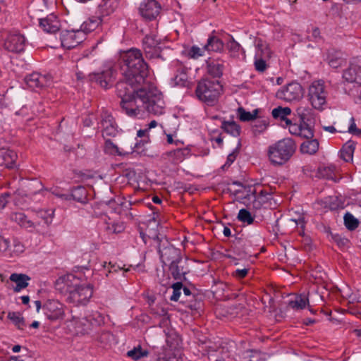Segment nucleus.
<instances>
[{"label":"nucleus","instance_id":"obj_1","mask_svg":"<svg viewBox=\"0 0 361 361\" xmlns=\"http://www.w3.org/2000/svg\"><path fill=\"white\" fill-rule=\"evenodd\" d=\"M121 98L123 111L129 117L141 118L145 112L154 116L165 113L166 104L161 92L152 84L147 82L135 90H130Z\"/></svg>","mask_w":361,"mask_h":361},{"label":"nucleus","instance_id":"obj_2","mask_svg":"<svg viewBox=\"0 0 361 361\" xmlns=\"http://www.w3.org/2000/svg\"><path fill=\"white\" fill-rule=\"evenodd\" d=\"M121 69L123 78L116 84V94L125 96L130 90H135L147 83L148 66L145 63L140 50L131 49L121 56Z\"/></svg>","mask_w":361,"mask_h":361},{"label":"nucleus","instance_id":"obj_3","mask_svg":"<svg viewBox=\"0 0 361 361\" xmlns=\"http://www.w3.org/2000/svg\"><path fill=\"white\" fill-rule=\"evenodd\" d=\"M55 288L64 295L68 302L76 306L86 305L93 294L92 286L81 283L80 279L73 274L60 276L55 282Z\"/></svg>","mask_w":361,"mask_h":361},{"label":"nucleus","instance_id":"obj_4","mask_svg":"<svg viewBox=\"0 0 361 361\" xmlns=\"http://www.w3.org/2000/svg\"><path fill=\"white\" fill-rule=\"evenodd\" d=\"M296 147L293 139H281L269 147V159L272 164L281 166L290 160L295 152Z\"/></svg>","mask_w":361,"mask_h":361},{"label":"nucleus","instance_id":"obj_5","mask_svg":"<svg viewBox=\"0 0 361 361\" xmlns=\"http://www.w3.org/2000/svg\"><path fill=\"white\" fill-rule=\"evenodd\" d=\"M222 87L218 80L204 79L200 80L196 87L197 97L208 105H213L220 95Z\"/></svg>","mask_w":361,"mask_h":361},{"label":"nucleus","instance_id":"obj_6","mask_svg":"<svg viewBox=\"0 0 361 361\" xmlns=\"http://www.w3.org/2000/svg\"><path fill=\"white\" fill-rule=\"evenodd\" d=\"M328 92L322 80L314 81L309 87L308 99L313 108L323 110L326 105Z\"/></svg>","mask_w":361,"mask_h":361},{"label":"nucleus","instance_id":"obj_7","mask_svg":"<svg viewBox=\"0 0 361 361\" xmlns=\"http://www.w3.org/2000/svg\"><path fill=\"white\" fill-rule=\"evenodd\" d=\"M304 94L303 88L297 82H292L281 87L276 92V97L286 102H291L299 101L302 98Z\"/></svg>","mask_w":361,"mask_h":361},{"label":"nucleus","instance_id":"obj_8","mask_svg":"<svg viewBox=\"0 0 361 361\" xmlns=\"http://www.w3.org/2000/svg\"><path fill=\"white\" fill-rule=\"evenodd\" d=\"M25 250L23 244L17 238L0 236V251L7 257H16Z\"/></svg>","mask_w":361,"mask_h":361},{"label":"nucleus","instance_id":"obj_9","mask_svg":"<svg viewBox=\"0 0 361 361\" xmlns=\"http://www.w3.org/2000/svg\"><path fill=\"white\" fill-rule=\"evenodd\" d=\"M61 44L63 48H75L85 40V34L77 30H62L60 32Z\"/></svg>","mask_w":361,"mask_h":361},{"label":"nucleus","instance_id":"obj_10","mask_svg":"<svg viewBox=\"0 0 361 361\" xmlns=\"http://www.w3.org/2000/svg\"><path fill=\"white\" fill-rule=\"evenodd\" d=\"M43 309L47 318L51 321L62 319L66 314L65 305L58 300H48Z\"/></svg>","mask_w":361,"mask_h":361},{"label":"nucleus","instance_id":"obj_11","mask_svg":"<svg viewBox=\"0 0 361 361\" xmlns=\"http://www.w3.org/2000/svg\"><path fill=\"white\" fill-rule=\"evenodd\" d=\"M343 78L348 82L361 84V57L350 61L349 67L343 72Z\"/></svg>","mask_w":361,"mask_h":361},{"label":"nucleus","instance_id":"obj_12","mask_svg":"<svg viewBox=\"0 0 361 361\" xmlns=\"http://www.w3.org/2000/svg\"><path fill=\"white\" fill-rule=\"evenodd\" d=\"M116 70L112 68H109L100 73L90 75V80L99 84L102 87L108 89L113 85L114 80L116 79Z\"/></svg>","mask_w":361,"mask_h":361},{"label":"nucleus","instance_id":"obj_13","mask_svg":"<svg viewBox=\"0 0 361 361\" xmlns=\"http://www.w3.org/2000/svg\"><path fill=\"white\" fill-rule=\"evenodd\" d=\"M160 10L161 6L156 0H145L139 7L142 17L149 20L155 19L159 16Z\"/></svg>","mask_w":361,"mask_h":361},{"label":"nucleus","instance_id":"obj_14","mask_svg":"<svg viewBox=\"0 0 361 361\" xmlns=\"http://www.w3.org/2000/svg\"><path fill=\"white\" fill-rule=\"evenodd\" d=\"M25 82L30 88L34 90L51 86L52 79L49 75H42L34 72L25 78Z\"/></svg>","mask_w":361,"mask_h":361},{"label":"nucleus","instance_id":"obj_15","mask_svg":"<svg viewBox=\"0 0 361 361\" xmlns=\"http://www.w3.org/2000/svg\"><path fill=\"white\" fill-rule=\"evenodd\" d=\"M4 47L9 51L20 53L25 47V37L19 33H10L4 42Z\"/></svg>","mask_w":361,"mask_h":361},{"label":"nucleus","instance_id":"obj_16","mask_svg":"<svg viewBox=\"0 0 361 361\" xmlns=\"http://www.w3.org/2000/svg\"><path fill=\"white\" fill-rule=\"evenodd\" d=\"M100 128L104 139L107 137H115L118 133L117 126L113 116L107 112L101 115Z\"/></svg>","mask_w":361,"mask_h":361},{"label":"nucleus","instance_id":"obj_17","mask_svg":"<svg viewBox=\"0 0 361 361\" xmlns=\"http://www.w3.org/2000/svg\"><path fill=\"white\" fill-rule=\"evenodd\" d=\"M159 253L160 255L161 260L165 266H168L183 257L180 250L172 245L165 247L162 250L159 247Z\"/></svg>","mask_w":361,"mask_h":361},{"label":"nucleus","instance_id":"obj_18","mask_svg":"<svg viewBox=\"0 0 361 361\" xmlns=\"http://www.w3.org/2000/svg\"><path fill=\"white\" fill-rule=\"evenodd\" d=\"M39 27L47 33H56L59 30L61 24L58 17L54 13L39 20Z\"/></svg>","mask_w":361,"mask_h":361},{"label":"nucleus","instance_id":"obj_19","mask_svg":"<svg viewBox=\"0 0 361 361\" xmlns=\"http://www.w3.org/2000/svg\"><path fill=\"white\" fill-rule=\"evenodd\" d=\"M187 260L181 257L168 265L171 276L176 280H181L188 272Z\"/></svg>","mask_w":361,"mask_h":361},{"label":"nucleus","instance_id":"obj_20","mask_svg":"<svg viewBox=\"0 0 361 361\" xmlns=\"http://www.w3.org/2000/svg\"><path fill=\"white\" fill-rule=\"evenodd\" d=\"M17 153L13 150L7 148L0 149V166L14 169L17 166Z\"/></svg>","mask_w":361,"mask_h":361},{"label":"nucleus","instance_id":"obj_21","mask_svg":"<svg viewBox=\"0 0 361 361\" xmlns=\"http://www.w3.org/2000/svg\"><path fill=\"white\" fill-rule=\"evenodd\" d=\"M207 73L213 78H220L222 76L225 68V62L221 59H211L207 61Z\"/></svg>","mask_w":361,"mask_h":361},{"label":"nucleus","instance_id":"obj_22","mask_svg":"<svg viewBox=\"0 0 361 361\" xmlns=\"http://www.w3.org/2000/svg\"><path fill=\"white\" fill-rule=\"evenodd\" d=\"M68 322L70 323L68 326H73L77 334H87L93 329L91 323L87 320V316L82 319L73 316Z\"/></svg>","mask_w":361,"mask_h":361},{"label":"nucleus","instance_id":"obj_23","mask_svg":"<svg viewBox=\"0 0 361 361\" xmlns=\"http://www.w3.org/2000/svg\"><path fill=\"white\" fill-rule=\"evenodd\" d=\"M118 6V0H102L97 8V13L102 17L113 13Z\"/></svg>","mask_w":361,"mask_h":361},{"label":"nucleus","instance_id":"obj_24","mask_svg":"<svg viewBox=\"0 0 361 361\" xmlns=\"http://www.w3.org/2000/svg\"><path fill=\"white\" fill-rule=\"evenodd\" d=\"M104 152L110 155L126 156L133 152V147L130 146L129 149L127 150L120 149L111 141V140L106 138L104 144Z\"/></svg>","mask_w":361,"mask_h":361},{"label":"nucleus","instance_id":"obj_25","mask_svg":"<svg viewBox=\"0 0 361 361\" xmlns=\"http://www.w3.org/2000/svg\"><path fill=\"white\" fill-rule=\"evenodd\" d=\"M9 279L12 282L16 283V286L13 288V290L16 293H18L28 286L29 281L31 279L25 274L13 273L11 274Z\"/></svg>","mask_w":361,"mask_h":361},{"label":"nucleus","instance_id":"obj_26","mask_svg":"<svg viewBox=\"0 0 361 361\" xmlns=\"http://www.w3.org/2000/svg\"><path fill=\"white\" fill-rule=\"evenodd\" d=\"M11 219L17 223L20 226L28 229L30 231L35 228V224L22 212H15L11 214Z\"/></svg>","mask_w":361,"mask_h":361},{"label":"nucleus","instance_id":"obj_27","mask_svg":"<svg viewBox=\"0 0 361 361\" xmlns=\"http://www.w3.org/2000/svg\"><path fill=\"white\" fill-rule=\"evenodd\" d=\"M309 304V299L305 294L296 295L288 301V307L294 310H300L305 308Z\"/></svg>","mask_w":361,"mask_h":361},{"label":"nucleus","instance_id":"obj_28","mask_svg":"<svg viewBox=\"0 0 361 361\" xmlns=\"http://www.w3.org/2000/svg\"><path fill=\"white\" fill-rule=\"evenodd\" d=\"M224 44L222 40L215 35H211L207 39L204 49H206L208 52H221L224 50Z\"/></svg>","mask_w":361,"mask_h":361},{"label":"nucleus","instance_id":"obj_29","mask_svg":"<svg viewBox=\"0 0 361 361\" xmlns=\"http://www.w3.org/2000/svg\"><path fill=\"white\" fill-rule=\"evenodd\" d=\"M291 109L289 107L278 106L274 108L271 111V115L275 119H279L281 121H284L286 126L290 123V120L287 118L288 116L290 115Z\"/></svg>","mask_w":361,"mask_h":361},{"label":"nucleus","instance_id":"obj_30","mask_svg":"<svg viewBox=\"0 0 361 361\" xmlns=\"http://www.w3.org/2000/svg\"><path fill=\"white\" fill-rule=\"evenodd\" d=\"M102 23L100 17H94L89 18L85 21L81 25L78 31H82L85 34V37L89 32L94 30Z\"/></svg>","mask_w":361,"mask_h":361},{"label":"nucleus","instance_id":"obj_31","mask_svg":"<svg viewBox=\"0 0 361 361\" xmlns=\"http://www.w3.org/2000/svg\"><path fill=\"white\" fill-rule=\"evenodd\" d=\"M181 358V352L179 349L173 348L171 347L166 348L163 350V353L160 359L164 361H179Z\"/></svg>","mask_w":361,"mask_h":361},{"label":"nucleus","instance_id":"obj_32","mask_svg":"<svg viewBox=\"0 0 361 361\" xmlns=\"http://www.w3.org/2000/svg\"><path fill=\"white\" fill-rule=\"evenodd\" d=\"M87 191L82 186H78L72 190L71 194L68 195L69 200H74L78 202L85 203L87 202Z\"/></svg>","mask_w":361,"mask_h":361},{"label":"nucleus","instance_id":"obj_33","mask_svg":"<svg viewBox=\"0 0 361 361\" xmlns=\"http://www.w3.org/2000/svg\"><path fill=\"white\" fill-rule=\"evenodd\" d=\"M104 224V230L107 234L120 233L125 229V226L123 223L110 221V219H109L108 221L105 219Z\"/></svg>","mask_w":361,"mask_h":361},{"label":"nucleus","instance_id":"obj_34","mask_svg":"<svg viewBox=\"0 0 361 361\" xmlns=\"http://www.w3.org/2000/svg\"><path fill=\"white\" fill-rule=\"evenodd\" d=\"M319 149V142L316 139L307 140L300 146L303 154H314Z\"/></svg>","mask_w":361,"mask_h":361},{"label":"nucleus","instance_id":"obj_35","mask_svg":"<svg viewBox=\"0 0 361 361\" xmlns=\"http://www.w3.org/2000/svg\"><path fill=\"white\" fill-rule=\"evenodd\" d=\"M256 54L255 57H262L269 59L271 57V51L268 44L262 41L261 39H258L256 41Z\"/></svg>","mask_w":361,"mask_h":361},{"label":"nucleus","instance_id":"obj_36","mask_svg":"<svg viewBox=\"0 0 361 361\" xmlns=\"http://www.w3.org/2000/svg\"><path fill=\"white\" fill-rule=\"evenodd\" d=\"M221 128L226 133L233 137H238L240 133V127L234 121H223Z\"/></svg>","mask_w":361,"mask_h":361},{"label":"nucleus","instance_id":"obj_37","mask_svg":"<svg viewBox=\"0 0 361 361\" xmlns=\"http://www.w3.org/2000/svg\"><path fill=\"white\" fill-rule=\"evenodd\" d=\"M87 317L93 328L100 326L104 324V316L98 311H92L87 315Z\"/></svg>","mask_w":361,"mask_h":361},{"label":"nucleus","instance_id":"obj_38","mask_svg":"<svg viewBox=\"0 0 361 361\" xmlns=\"http://www.w3.org/2000/svg\"><path fill=\"white\" fill-rule=\"evenodd\" d=\"M355 149V143L353 142L349 141L346 142L341 151V157L345 160V161H349L352 160L353 155Z\"/></svg>","mask_w":361,"mask_h":361},{"label":"nucleus","instance_id":"obj_39","mask_svg":"<svg viewBox=\"0 0 361 361\" xmlns=\"http://www.w3.org/2000/svg\"><path fill=\"white\" fill-rule=\"evenodd\" d=\"M226 47L229 51L231 57H238L240 51H243L240 44L237 42L232 37L231 39L227 42Z\"/></svg>","mask_w":361,"mask_h":361},{"label":"nucleus","instance_id":"obj_40","mask_svg":"<svg viewBox=\"0 0 361 361\" xmlns=\"http://www.w3.org/2000/svg\"><path fill=\"white\" fill-rule=\"evenodd\" d=\"M258 110L255 109L252 113L245 111L243 107H239L237 110V115L239 119L242 121H250L255 120L257 118Z\"/></svg>","mask_w":361,"mask_h":361},{"label":"nucleus","instance_id":"obj_41","mask_svg":"<svg viewBox=\"0 0 361 361\" xmlns=\"http://www.w3.org/2000/svg\"><path fill=\"white\" fill-rule=\"evenodd\" d=\"M297 115L299 116L300 121L305 123L309 121L312 118V109L309 107L300 106L296 109Z\"/></svg>","mask_w":361,"mask_h":361},{"label":"nucleus","instance_id":"obj_42","mask_svg":"<svg viewBox=\"0 0 361 361\" xmlns=\"http://www.w3.org/2000/svg\"><path fill=\"white\" fill-rule=\"evenodd\" d=\"M147 355L148 351L142 350L140 345L134 348L133 350H130L127 353V355L134 360H138L142 357H147Z\"/></svg>","mask_w":361,"mask_h":361},{"label":"nucleus","instance_id":"obj_43","mask_svg":"<svg viewBox=\"0 0 361 361\" xmlns=\"http://www.w3.org/2000/svg\"><path fill=\"white\" fill-rule=\"evenodd\" d=\"M344 224L348 230L353 231L357 228L359 221L352 214L347 212L344 216Z\"/></svg>","mask_w":361,"mask_h":361},{"label":"nucleus","instance_id":"obj_44","mask_svg":"<svg viewBox=\"0 0 361 361\" xmlns=\"http://www.w3.org/2000/svg\"><path fill=\"white\" fill-rule=\"evenodd\" d=\"M8 318L12 321L18 329H23L25 326V320L19 312H10L8 314Z\"/></svg>","mask_w":361,"mask_h":361},{"label":"nucleus","instance_id":"obj_45","mask_svg":"<svg viewBox=\"0 0 361 361\" xmlns=\"http://www.w3.org/2000/svg\"><path fill=\"white\" fill-rule=\"evenodd\" d=\"M267 125L268 123L264 119L255 120L252 126L253 133L257 135L263 133L267 129Z\"/></svg>","mask_w":361,"mask_h":361},{"label":"nucleus","instance_id":"obj_46","mask_svg":"<svg viewBox=\"0 0 361 361\" xmlns=\"http://www.w3.org/2000/svg\"><path fill=\"white\" fill-rule=\"evenodd\" d=\"M238 219L248 225L252 224L254 222V217L252 216L251 213L245 209H240L238 214Z\"/></svg>","mask_w":361,"mask_h":361},{"label":"nucleus","instance_id":"obj_47","mask_svg":"<svg viewBox=\"0 0 361 361\" xmlns=\"http://www.w3.org/2000/svg\"><path fill=\"white\" fill-rule=\"evenodd\" d=\"M143 49L147 47H155L159 44V39H157L155 35H147L142 41Z\"/></svg>","mask_w":361,"mask_h":361},{"label":"nucleus","instance_id":"obj_48","mask_svg":"<svg viewBox=\"0 0 361 361\" xmlns=\"http://www.w3.org/2000/svg\"><path fill=\"white\" fill-rule=\"evenodd\" d=\"M145 56L147 58L149 59H157L161 57L160 56V47L158 46H156L155 47H147L145 49H144Z\"/></svg>","mask_w":361,"mask_h":361},{"label":"nucleus","instance_id":"obj_49","mask_svg":"<svg viewBox=\"0 0 361 361\" xmlns=\"http://www.w3.org/2000/svg\"><path fill=\"white\" fill-rule=\"evenodd\" d=\"M205 51L207 50L204 49V46L202 48L192 46L188 51V55L190 58L196 59L203 56Z\"/></svg>","mask_w":361,"mask_h":361},{"label":"nucleus","instance_id":"obj_50","mask_svg":"<svg viewBox=\"0 0 361 361\" xmlns=\"http://www.w3.org/2000/svg\"><path fill=\"white\" fill-rule=\"evenodd\" d=\"M173 288V294L170 298V300L172 301H178L180 296V290L183 288V284L181 282H176L172 285Z\"/></svg>","mask_w":361,"mask_h":361},{"label":"nucleus","instance_id":"obj_51","mask_svg":"<svg viewBox=\"0 0 361 361\" xmlns=\"http://www.w3.org/2000/svg\"><path fill=\"white\" fill-rule=\"evenodd\" d=\"M266 58L255 57V67L259 72H264L267 68Z\"/></svg>","mask_w":361,"mask_h":361},{"label":"nucleus","instance_id":"obj_52","mask_svg":"<svg viewBox=\"0 0 361 361\" xmlns=\"http://www.w3.org/2000/svg\"><path fill=\"white\" fill-rule=\"evenodd\" d=\"M240 147V141H238V146L236 147V148L228 155L225 165L230 166L231 164L234 162L238 156Z\"/></svg>","mask_w":361,"mask_h":361},{"label":"nucleus","instance_id":"obj_53","mask_svg":"<svg viewBox=\"0 0 361 361\" xmlns=\"http://www.w3.org/2000/svg\"><path fill=\"white\" fill-rule=\"evenodd\" d=\"M39 214H40V216L42 219H44L46 224L49 225L51 223L52 218L54 216L53 210L41 211Z\"/></svg>","mask_w":361,"mask_h":361},{"label":"nucleus","instance_id":"obj_54","mask_svg":"<svg viewBox=\"0 0 361 361\" xmlns=\"http://www.w3.org/2000/svg\"><path fill=\"white\" fill-rule=\"evenodd\" d=\"M287 126L288 127V130L290 134L300 137V135L301 133L302 125L293 123L290 121V123L288 124Z\"/></svg>","mask_w":361,"mask_h":361},{"label":"nucleus","instance_id":"obj_55","mask_svg":"<svg viewBox=\"0 0 361 361\" xmlns=\"http://www.w3.org/2000/svg\"><path fill=\"white\" fill-rule=\"evenodd\" d=\"M188 80V75L185 71H181L179 75L174 77V80L176 84L183 85Z\"/></svg>","mask_w":361,"mask_h":361},{"label":"nucleus","instance_id":"obj_56","mask_svg":"<svg viewBox=\"0 0 361 361\" xmlns=\"http://www.w3.org/2000/svg\"><path fill=\"white\" fill-rule=\"evenodd\" d=\"M314 136L313 131L310 127H302L300 137L307 138V140L312 138Z\"/></svg>","mask_w":361,"mask_h":361},{"label":"nucleus","instance_id":"obj_57","mask_svg":"<svg viewBox=\"0 0 361 361\" xmlns=\"http://www.w3.org/2000/svg\"><path fill=\"white\" fill-rule=\"evenodd\" d=\"M50 190L54 195L61 199L62 200H66V201L69 200V196H68L69 194L61 193L60 192L59 188H51Z\"/></svg>","mask_w":361,"mask_h":361},{"label":"nucleus","instance_id":"obj_58","mask_svg":"<svg viewBox=\"0 0 361 361\" xmlns=\"http://www.w3.org/2000/svg\"><path fill=\"white\" fill-rule=\"evenodd\" d=\"M148 232H149L148 234H147L142 231H140V238L142 239L143 242L145 244L147 243V238H153V239L158 238L157 231H154L152 233L150 232V230H149Z\"/></svg>","mask_w":361,"mask_h":361},{"label":"nucleus","instance_id":"obj_59","mask_svg":"<svg viewBox=\"0 0 361 361\" xmlns=\"http://www.w3.org/2000/svg\"><path fill=\"white\" fill-rule=\"evenodd\" d=\"M348 132L354 134V135H360L361 134V130L357 128L356 124L355 123V119L353 117L350 118V125L348 128Z\"/></svg>","mask_w":361,"mask_h":361},{"label":"nucleus","instance_id":"obj_60","mask_svg":"<svg viewBox=\"0 0 361 361\" xmlns=\"http://www.w3.org/2000/svg\"><path fill=\"white\" fill-rule=\"evenodd\" d=\"M247 273H248V269H245V268L242 269H238L235 271H233V276L238 279H243L244 277H245L247 276Z\"/></svg>","mask_w":361,"mask_h":361},{"label":"nucleus","instance_id":"obj_61","mask_svg":"<svg viewBox=\"0 0 361 361\" xmlns=\"http://www.w3.org/2000/svg\"><path fill=\"white\" fill-rule=\"evenodd\" d=\"M343 61L341 59H331L329 61V64L331 67L334 68H336L341 66Z\"/></svg>","mask_w":361,"mask_h":361},{"label":"nucleus","instance_id":"obj_62","mask_svg":"<svg viewBox=\"0 0 361 361\" xmlns=\"http://www.w3.org/2000/svg\"><path fill=\"white\" fill-rule=\"evenodd\" d=\"M94 116H88L83 120V124L85 127H90L93 124Z\"/></svg>","mask_w":361,"mask_h":361},{"label":"nucleus","instance_id":"obj_63","mask_svg":"<svg viewBox=\"0 0 361 361\" xmlns=\"http://www.w3.org/2000/svg\"><path fill=\"white\" fill-rule=\"evenodd\" d=\"M291 221H295L297 225H300L301 226H303L305 223L304 217L302 216H300L298 219H291Z\"/></svg>","mask_w":361,"mask_h":361},{"label":"nucleus","instance_id":"obj_64","mask_svg":"<svg viewBox=\"0 0 361 361\" xmlns=\"http://www.w3.org/2000/svg\"><path fill=\"white\" fill-rule=\"evenodd\" d=\"M148 132V129H140L137 131V135L139 137H144Z\"/></svg>","mask_w":361,"mask_h":361}]
</instances>
